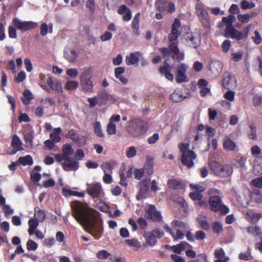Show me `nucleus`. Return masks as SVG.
Segmentation results:
<instances>
[{
	"instance_id": "nucleus-27",
	"label": "nucleus",
	"mask_w": 262,
	"mask_h": 262,
	"mask_svg": "<svg viewBox=\"0 0 262 262\" xmlns=\"http://www.w3.org/2000/svg\"><path fill=\"white\" fill-rule=\"evenodd\" d=\"M140 16V13H137L133 18L131 24V27L134 33L138 36L140 35L139 22Z\"/></svg>"
},
{
	"instance_id": "nucleus-49",
	"label": "nucleus",
	"mask_w": 262,
	"mask_h": 262,
	"mask_svg": "<svg viewBox=\"0 0 262 262\" xmlns=\"http://www.w3.org/2000/svg\"><path fill=\"white\" fill-rule=\"evenodd\" d=\"M238 258L241 260H248L252 259L253 257L251 254L250 249L248 248L247 251L245 253H241L239 254Z\"/></svg>"
},
{
	"instance_id": "nucleus-37",
	"label": "nucleus",
	"mask_w": 262,
	"mask_h": 262,
	"mask_svg": "<svg viewBox=\"0 0 262 262\" xmlns=\"http://www.w3.org/2000/svg\"><path fill=\"white\" fill-rule=\"evenodd\" d=\"M23 97H21V101L25 105L30 103L31 100L33 99V95L29 90H25L23 92Z\"/></svg>"
},
{
	"instance_id": "nucleus-4",
	"label": "nucleus",
	"mask_w": 262,
	"mask_h": 262,
	"mask_svg": "<svg viewBox=\"0 0 262 262\" xmlns=\"http://www.w3.org/2000/svg\"><path fill=\"white\" fill-rule=\"evenodd\" d=\"M195 7L196 14L203 27L205 29H209L211 27V20L208 12L209 8H207L200 0H197Z\"/></svg>"
},
{
	"instance_id": "nucleus-1",
	"label": "nucleus",
	"mask_w": 262,
	"mask_h": 262,
	"mask_svg": "<svg viewBox=\"0 0 262 262\" xmlns=\"http://www.w3.org/2000/svg\"><path fill=\"white\" fill-rule=\"evenodd\" d=\"M169 47L159 49V51L164 59V64L159 68V72L167 79L172 81L173 75L171 69L176 70V80L178 83L186 82V75L188 66L185 63H180L184 59V54L180 51L177 43L169 44Z\"/></svg>"
},
{
	"instance_id": "nucleus-19",
	"label": "nucleus",
	"mask_w": 262,
	"mask_h": 262,
	"mask_svg": "<svg viewBox=\"0 0 262 262\" xmlns=\"http://www.w3.org/2000/svg\"><path fill=\"white\" fill-rule=\"evenodd\" d=\"M117 13L122 15V19L124 21H129L132 17L130 10L125 5H122L118 8Z\"/></svg>"
},
{
	"instance_id": "nucleus-55",
	"label": "nucleus",
	"mask_w": 262,
	"mask_h": 262,
	"mask_svg": "<svg viewBox=\"0 0 262 262\" xmlns=\"http://www.w3.org/2000/svg\"><path fill=\"white\" fill-rule=\"evenodd\" d=\"M125 243L132 247L139 249L141 247V245L139 242L136 239H130L125 241Z\"/></svg>"
},
{
	"instance_id": "nucleus-5",
	"label": "nucleus",
	"mask_w": 262,
	"mask_h": 262,
	"mask_svg": "<svg viewBox=\"0 0 262 262\" xmlns=\"http://www.w3.org/2000/svg\"><path fill=\"white\" fill-rule=\"evenodd\" d=\"M210 167L214 174L221 178L228 177L233 172V168L229 164L222 165L216 161H212Z\"/></svg>"
},
{
	"instance_id": "nucleus-20",
	"label": "nucleus",
	"mask_w": 262,
	"mask_h": 262,
	"mask_svg": "<svg viewBox=\"0 0 262 262\" xmlns=\"http://www.w3.org/2000/svg\"><path fill=\"white\" fill-rule=\"evenodd\" d=\"M141 56V54L139 51L130 53L129 55L126 56L125 62L126 64L130 66L137 63L139 61Z\"/></svg>"
},
{
	"instance_id": "nucleus-51",
	"label": "nucleus",
	"mask_w": 262,
	"mask_h": 262,
	"mask_svg": "<svg viewBox=\"0 0 262 262\" xmlns=\"http://www.w3.org/2000/svg\"><path fill=\"white\" fill-rule=\"evenodd\" d=\"M96 256L99 259H106L111 256V254L105 250H101L97 252Z\"/></svg>"
},
{
	"instance_id": "nucleus-13",
	"label": "nucleus",
	"mask_w": 262,
	"mask_h": 262,
	"mask_svg": "<svg viewBox=\"0 0 262 262\" xmlns=\"http://www.w3.org/2000/svg\"><path fill=\"white\" fill-rule=\"evenodd\" d=\"M148 220L152 221L161 222L162 220V216L160 211H157L154 205H150L146 211L145 216Z\"/></svg>"
},
{
	"instance_id": "nucleus-64",
	"label": "nucleus",
	"mask_w": 262,
	"mask_h": 262,
	"mask_svg": "<svg viewBox=\"0 0 262 262\" xmlns=\"http://www.w3.org/2000/svg\"><path fill=\"white\" fill-rule=\"evenodd\" d=\"M252 184L256 187L262 188V177H258L253 179L252 182Z\"/></svg>"
},
{
	"instance_id": "nucleus-63",
	"label": "nucleus",
	"mask_w": 262,
	"mask_h": 262,
	"mask_svg": "<svg viewBox=\"0 0 262 262\" xmlns=\"http://www.w3.org/2000/svg\"><path fill=\"white\" fill-rule=\"evenodd\" d=\"M137 154V150L135 147H129L126 151V156L127 157L130 158L135 157Z\"/></svg>"
},
{
	"instance_id": "nucleus-53",
	"label": "nucleus",
	"mask_w": 262,
	"mask_h": 262,
	"mask_svg": "<svg viewBox=\"0 0 262 262\" xmlns=\"http://www.w3.org/2000/svg\"><path fill=\"white\" fill-rule=\"evenodd\" d=\"M33 136L30 133H27L24 135V140L28 147L33 146Z\"/></svg>"
},
{
	"instance_id": "nucleus-17",
	"label": "nucleus",
	"mask_w": 262,
	"mask_h": 262,
	"mask_svg": "<svg viewBox=\"0 0 262 262\" xmlns=\"http://www.w3.org/2000/svg\"><path fill=\"white\" fill-rule=\"evenodd\" d=\"M222 85L225 89L228 90L236 86L235 80L230 73H227L224 74L222 79Z\"/></svg>"
},
{
	"instance_id": "nucleus-41",
	"label": "nucleus",
	"mask_w": 262,
	"mask_h": 262,
	"mask_svg": "<svg viewBox=\"0 0 262 262\" xmlns=\"http://www.w3.org/2000/svg\"><path fill=\"white\" fill-rule=\"evenodd\" d=\"M235 20V17L233 15H230L227 17H223L222 18V21L225 24L226 28H230L233 26V23Z\"/></svg>"
},
{
	"instance_id": "nucleus-12",
	"label": "nucleus",
	"mask_w": 262,
	"mask_h": 262,
	"mask_svg": "<svg viewBox=\"0 0 262 262\" xmlns=\"http://www.w3.org/2000/svg\"><path fill=\"white\" fill-rule=\"evenodd\" d=\"M12 24L17 29L24 32L34 29L37 26V23L33 21H21L17 18L13 19Z\"/></svg>"
},
{
	"instance_id": "nucleus-46",
	"label": "nucleus",
	"mask_w": 262,
	"mask_h": 262,
	"mask_svg": "<svg viewBox=\"0 0 262 262\" xmlns=\"http://www.w3.org/2000/svg\"><path fill=\"white\" fill-rule=\"evenodd\" d=\"M66 137L75 142H78L80 140L79 135L73 129H71L66 134Z\"/></svg>"
},
{
	"instance_id": "nucleus-11",
	"label": "nucleus",
	"mask_w": 262,
	"mask_h": 262,
	"mask_svg": "<svg viewBox=\"0 0 262 262\" xmlns=\"http://www.w3.org/2000/svg\"><path fill=\"white\" fill-rule=\"evenodd\" d=\"M180 27L181 22L180 19L178 18H175L171 25L170 32L168 35V39L170 43L175 42L174 41H177L179 37L181 35L179 31ZM176 42L178 43L177 42Z\"/></svg>"
},
{
	"instance_id": "nucleus-34",
	"label": "nucleus",
	"mask_w": 262,
	"mask_h": 262,
	"mask_svg": "<svg viewBox=\"0 0 262 262\" xmlns=\"http://www.w3.org/2000/svg\"><path fill=\"white\" fill-rule=\"evenodd\" d=\"M18 162L19 163V164L23 166H31L33 163V160L32 157L30 155H28L24 157H20L18 158Z\"/></svg>"
},
{
	"instance_id": "nucleus-9",
	"label": "nucleus",
	"mask_w": 262,
	"mask_h": 262,
	"mask_svg": "<svg viewBox=\"0 0 262 262\" xmlns=\"http://www.w3.org/2000/svg\"><path fill=\"white\" fill-rule=\"evenodd\" d=\"M92 74L90 68L85 70L80 79V83L83 90L86 92H91L93 89V82L91 80Z\"/></svg>"
},
{
	"instance_id": "nucleus-18",
	"label": "nucleus",
	"mask_w": 262,
	"mask_h": 262,
	"mask_svg": "<svg viewBox=\"0 0 262 262\" xmlns=\"http://www.w3.org/2000/svg\"><path fill=\"white\" fill-rule=\"evenodd\" d=\"M62 167L64 170L76 171L79 167L78 161L74 160L73 159L69 158V160H66L61 164Z\"/></svg>"
},
{
	"instance_id": "nucleus-2",
	"label": "nucleus",
	"mask_w": 262,
	"mask_h": 262,
	"mask_svg": "<svg viewBox=\"0 0 262 262\" xmlns=\"http://www.w3.org/2000/svg\"><path fill=\"white\" fill-rule=\"evenodd\" d=\"M71 207L72 215L76 221L95 239H99L103 234V226L88 205L78 201H73Z\"/></svg>"
},
{
	"instance_id": "nucleus-44",
	"label": "nucleus",
	"mask_w": 262,
	"mask_h": 262,
	"mask_svg": "<svg viewBox=\"0 0 262 262\" xmlns=\"http://www.w3.org/2000/svg\"><path fill=\"white\" fill-rule=\"evenodd\" d=\"M252 199L257 203H261L262 202V194L260 190H253L251 193Z\"/></svg>"
},
{
	"instance_id": "nucleus-30",
	"label": "nucleus",
	"mask_w": 262,
	"mask_h": 262,
	"mask_svg": "<svg viewBox=\"0 0 262 262\" xmlns=\"http://www.w3.org/2000/svg\"><path fill=\"white\" fill-rule=\"evenodd\" d=\"M150 185L149 179H143L139 184L140 186V193L141 195H145L149 189Z\"/></svg>"
},
{
	"instance_id": "nucleus-22",
	"label": "nucleus",
	"mask_w": 262,
	"mask_h": 262,
	"mask_svg": "<svg viewBox=\"0 0 262 262\" xmlns=\"http://www.w3.org/2000/svg\"><path fill=\"white\" fill-rule=\"evenodd\" d=\"M169 98L173 103H178L186 98V96L183 95L181 89H177L170 95Z\"/></svg>"
},
{
	"instance_id": "nucleus-26",
	"label": "nucleus",
	"mask_w": 262,
	"mask_h": 262,
	"mask_svg": "<svg viewBox=\"0 0 262 262\" xmlns=\"http://www.w3.org/2000/svg\"><path fill=\"white\" fill-rule=\"evenodd\" d=\"M214 256L217 258L214 262H228L229 260V258L225 256V253L222 248L215 250Z\"/></svg>"
},
{
	"instance_id": "nucleus-54",
	"label": "nucleus",
	"mask_w": 262,
	"mask_h": 262,
	"mask_svg": "<svg viewBox=\"0 0 262 262\" xmlns=\"http://www.w3.org/2000/svg\"><path fill=\"white\" fill-rule=\"evenodd\" d=\"M252 39L256 45H259L262 41V37L258 31L256 30L254 32V35L252 37Z\"/></svg>"
},
{
	"instance_id": "nucleus-25",
	"label": "nucleus",
	"mask_w": 262,
	"mask_h": 262,
	"mask_svg": "<svg viewBox=\"0 0 262 262\" xmlns=\"http://www.w3.org/2000/svg\"><path fill=\"white\" fill-rule=\"evenodd\" d=\"M167 187L169 189H180L184 187V183L179 180L175 179H170L167 181Z\"/></svg>"
},
{
	"instance_id": "nucleus-32",
	"label": "nucleus",
	"mask_w": 262,
	"mask_h": 262,
	"mask_svg": "<svg viewBox=\"0 0 262 262\" xmlns=\"http://www.w3.org/2000/svg\"><path fill=\"white\" fill-rule=\"evenodd\" d=\"M38 222L37 219L34 218L30 219L28 221L29 229L28 230V233L30 235L34 234L35 230L38 226Z\"/></svg>"
},
{
	"instance_id": "nucleus-61",
	"label": "nucleus",
	"mask_w": 262,
	"mask_h": 262,
	"mask_svg": "<svg viewBox=\"0 0 262 262\" xmlns=\"http://www.w3.org/2000/svg\"><path fill=\"white\" fill-rule=\"evenodd\" d=\"M120 177V184L124 186H127V183L125 176V173L124 172V169H121L119 172Z\"/></svg>"
},
{
	"instance_id": "nucleus-15",
	"label": "nucleus",
	"mask_w": 262,
	"mask_h": 262,
	"mask_svg": "<svg viewBox=\"0 0 262 262\" xmlns=\"http://www.w3.org/2000/svg\"><path fill=\"white\" fill-rule=\"evenodd\" d=\"M98 99V105L102 106L107 103V101L115 103L117 99L114 95H110L106 91H103L97 95Z\"/></svg>"
},
{
	"instance_id": "nucleus-3",
	"label": "nucleus",
	"mask_w": 262,
	"mask_h": 262,
	"mask_svg": "<svg viewBox=\"0 0 262 262\" xmlns=\"http://www.w3.org/2000/svg\"><path fill=\"white\" fill-rule=\"evenodd\" d=\"M148 127L147 121L140 118H135L128 122L126 130L133 137H139L145 134Z\"/></svg>"
},
{
	"instance_id": "nucleus-16",
	"label": "nucleus",
	"mask_w": 262,
	"mask_h": 262,
	"mask_svg": "<svg viewBox=\"0 0 262 262\" xmlns=\"http://www.w3.org/2000/svg\"><path fill=\"white\" fill-rule=\"evenodd\" d=\"M102 190L101 186L99 183L88 184L86 193L93 199L98 198Z\"/></svg>"
},
{
	"instance_id": "nucleus-43",
	"label": "nucleus",
	"mask_w": 262,
	"mask_h": 262,
	"mask_svg": "<svg viewBox=\"0 0 262 262\" xmlns=\"http://www.w3.org/2000/svg\"><path fill=\"white\" fill-rule=\"evenodd\" d=\"M186 39L190 42V45L194 49H196L199 46L200 41L199 39L193 36L192 34L188 35Z\"/></svg>"
},
{
	"instance_id": "nucleus-59",
	"label": "nucleus",
	"mask_w": 262,
	"mask_h": 262,
	"mask_svg": "<svg viewBox=\"0 0 262 262\" xmlns=\"http://www.w3.org/2000/svg\"><path fill=\"white\" fill-rule=\"evenodd\" d=\"M144 172L147 173L149 175L152 174L154 171L153 165L150 162H148L144 165Z\"/></svg>"
},
{
	"instance_id": "nucleus-52",
	"label": "nucleus",
	"mask_w": 262,
	"mask_h": 262,
	"mask_svg": "<svg viewBox=\"0 0 262 262\" xmlns=\"http://www.w3.org/2000/svg\"><path fill=\"white\" fill-rule=\"evenodd\" d=\"M255 5L253 3H249L247 0H243L241 3V8L244 10L253 8Z\"/></svg>"
},
{
	"instance_id": "nucleus-50",
	"label": "nucleus",
	"mask_w": 262,
	"mask_h": 262,
	"mask_svg": "<svg viewBox=\"0 0 262 262\" xmlns=\"http://www.w3.org/2000/svg\"><path fill=\"white\" fill-rule=\"evenodd\" d=\"M94 132L96 135L100 138H103L104 135L101 129L100 123L98 121L96 122L94 124Z\"/></svg>"
},
{
	"instance_id": "nucleus-28",
	"label": "nucleus",
	"mask_w": 262,
	"mask_h": 262,
	"mask_svg": "<svg viewBox=\"0 0 262 262\" xmlns=\"http://www.w3.org/2000/svg\"><path fill=\"white\" fill-rule=\"evenodd\" d=\"M236 147L235 142L232 141L228 136H226L224 139L223 148L228 151H233Z\"/></svg>"
},
{
	"instance_id": "nucleus-6",
	"label": "nucleus",
	"mask_w": 262,
	"mask_h": 262,
	"mask_svg": "<svg viewBox=\"0 0 262 262\" xmlns=\"http://www.w3.org/2000/svg\"><path fill=\"white\" fill-rule=\"evenodd\" d=\"M251 26H247L245 29L244 32L236 29L233 26L230 28H226L225 30V36L226 38H230L237 40L247 39Z\"/></svg>"
},
{
	"instance_id": "nucleus-35",
	"label": "nucleus",
	"mask_w": 262,
	"mask_h": 262,
	"mask_svg": "<svg viewBox=\"0 0 262 262\" xmlns=\"http://www.w3.org/2000/svg\"><path fill=\"white\" fill-rule=\"evenodd\" d=\"M115 163L114 161L105 162L102 163L101 168L104 173H112Z\"/></svg>"
},
{
	"instance_id": "nucleus-10",
	"label": "nucleus",
	"mask_w": 262,
	"mask_h": 262,
	"mask_svg": "<svg viewBox=\"0 0 262 262\" xmlns=\"http://www.w3.org/2000/svg\"><path fill=\"white\" fill-rule=\"evenodd\" d=\"M155 7L161 13H172L176 10L174 4L168 0H156L155 2Z\"/></svg>"
},
{
	"instance_id": "nucleus-38",
	"label": "nucleus",
	"mask_w": 262,
	"mask_h": 262,
	"mask_svg": "<svg viewBox=\"0 0 262 262\" xmlns=\"http://www.w3.org/2000/svg\"><path fill=\"white\" fill-rule=\"evenodd\" d=\"M34 216L39 222H42L46 218V214L44 211L40 209L38 207L34 208Z\"/></svg>"
},
{
	"instance_id": "nucleus-33",
	"label": "nucleus",
	"mask_w": 262,
	"mask_h": 262,
	"mask_svg": "<svg viewBox=\"0 0 262 262\" xmlns=\"http://www.w3.org/2000/svg\"><path fill=\"white\" fill-rule=\"evenodd\" d=\"M64 56L69 62H74L77 58V53L75 50H68L64 51Z\"/></svg>"
},
{
	"instance_id": "nucleus-58",
	"label": "nucleus",
	"mask_w": 262,
	"mask_h": 262,
	"mask_svg": "<svg viewBox=\"0 0 262 262\" xmlns=\"http://www.w3.org/2000/svg\"><path fill=\"white\" fill-rule=\"evenodd\" d=\"M26 246L28 250L35 251L37 249L38 247V244L32 239H29L28 241Z\"/></svg>"
},
{
	"instance_id": "nucleus-8",
	"label": "nucleus",
	"mask_w": 262,
	"mask_h": 262,
	"mask_svg": "<svg viewBox=\"0 0 262 262\" xmlns=\"http://www.w3.org/2000/svg\"><path fill=\"white\" fill-rule=\"evenodd\" d=\"M209 204L212 211L216 212L220 211L222 214H226L229 212V208L224 205L219 195H211Z\"/></svg>"
},
{
	"instance_id": "nucleus-31",
	"label": "nucleus",
	"mask_w": 262,
	"mask_h": 262,
	"mask_svg": "<svg viewBox=\"0 0 262 262\" xmlns=\"http://www.w3.org/2000/svg\"><path fill=\"white\" fill-rule=\"evenodd\" d=\"M21 144L22 143L17 136L15 135L12 137L11 145L15 150L13 154H15L16 151L22 149Z\"/></svg>"
},
{
	"instance_id": "nucleus-56",
	"label": "nucleus",
	"mask_w": 262,
	"mask_h": 262,
	"mask_svg": "<svg viewBox=\"0 0 262 262\" xmlns=\"http://www.w3.org/2000/svg\"><path fill=\"white\" fill-rule=\"evenodd\" d=\"M244 53L242 51H239L236 53H233L231 54V59L235 62L241 60L243 57Z\"/></svg>"
},
{
	"instance_id": "nucleus-36",
	"label": "nucleus",
	"mask_w": 262,
	"mask_h": 262,
	"mask_svg": "<svg viewBox=\"0 0 262 262\" xmlns=\"http://www.w3.org/2000/svg\"><path fill=\"white\" fill-rule=\"evenodd\" d=\"M62 130L60 127L54 128L53 132L50 135V139L55 142H59L61 139L60 134Z\"/></svg>"
},
{
	"instance_id": "nucleus-48",
	"label": "nucleus",
	"mask_w": 262,
	"mask_h": 262,
	"mask_svg": "<svg viewBox=\"0 0 262 262\" xmlns=\"http://www.w3.org/2000/svg\"><path fill=\"white\" fill-rule=\"evenodd\" d=\"M246 215L252 222H256L261 217L260 213H253L252 212H247Z\"/></svg>"
},
{
	"instance_id": "nucleus-60",
	"label": "nucleus",
	"mask_w": 262,
	"mask_h": 262,
	"mask_svg": "<svg viewBox=\"0 0 262 262\" xmlns=\"http://www.w3.org/2000/svg\"><path fill=\"white\" fill-rule=\"evenodd\" d=\"M107 132L109 135H114L116 133V125L112 122H110L107 124Z\"/></svg>"
},
{
	"instance_id": "nucleus-62",
	"label": "nucleus",
	"mask_w": 262,
	"mask_h": 262,
	"mask_svg": "<svg viewBox=\"0 0 262 262\" xmlns=\"http://www.w3.org/2000/svg\"><path fill=\"white\" fill-rule=\"evenodd\" d=\"M198 222L201 228L204 230H208L209 228V225L207 220L204 219H198Z\"/></svg>"
},
{
	"instance_id": "nucleus-29",
	"label": "nucleus",
	"mask_w": 262,
	"mask_h": 262,
	"mask_svg": "<svg viewBox=\"0 0 262 262\" xmlns=\"http://www.w3.org/2000/svg\"><path fill=\"white\" fill-rule=\"evenodd\" d=\"M144 236L146 240V243L144 245L145 247L146 246L152 247L156 244L157 242V239L154 237V235H152V233L150 232L145 233Z\"/></svg>"
},
{
	"instance_id": "nucleus-40",
	"label": "nucleus",
	"mask_w": 262,
	"mask_h": 262,
	"mask_svg": "<svg viewBox=\"0 0 262 262\" xmlns=\"http://www.w3.org/2000/svg\"><path fill=\"white\" fill-rule=\"evenodd\" d=\"M186 245H188V243L186 242H182L176 245L172 246L171 247V249L173 252L177 254H180L182 251L185 250V246Z\"/></svg>"
},
{
	"instance_id": "nucleus-24",
	"label": "nucleus",
	"mask_w": 262,
	"mask_h": 262,
	"mask_svg": "<svg viewBox=\"0 0 262 262\" xmlns=\"http://www.w3.org/2000/svg\"><path fill=\"white\" fill-rule=\"evenodd\" d=\"M222 68V62L217 60L212 61L209 64V70L215 75L219 74Z\"/></svg>"
},
{
	"instance_id": "nucleus-42",
	"label": "nucleus",
	"mask_w": 262,
	"mask_h": 262,
	"mask_svg": "<svg viewBox=\"0 0 262 262\" xmlns=\"http://www.w3.org/2000/svg\"><path fill=\"white\" fill-rule=\"evenodd\" d=\"M63 154L67 157L70 158V156L73 155L74 151L72 146L70 144H66L62 147Z\"/></svg>"
},
{
	"instance_id": "nucleus-23",
	"label": "nucleus",
	"mask_w": 262,
	"mask_h": 262,
	"mask_svg": "<svg viewBox=\"0 0 262 262\" xmlns=\"http://www.w3.org/2000/svg\"><path fill=\"white\" fill-rule=\"evenodd\" d=\"M47 83L50 86V89L53 91L59 92L61 90L60 82L57 79H54L50 76L46 80Z\"/></svg>"
},
{
	"instance_id": "nucleus-14",
	"label": "nucleus",
	"mask_w": 262,
	"mask_h": 262,
	"mask_svg": "<svg viewBox=\"0 0 262 262\" xmlns=\"http://www.w3.org/2000/svg\"><path fill=\"white\" fill-rule=\"evenodd\" d=\"M196 158V155L192 150H188V153L182 154L181 162L183 165L188 168L192 167L194 165L193 160Z\"/></svg>"
},
{
	"instance_id": "nucleus-57",
	"label": "nucleus",
	"mask_w": 262,
	"mask_h": 262,
	"mask_svg": "<svg viewBox=\"0 0 262 262\" xmlns=\"http://www.w3.org/2000/svg\"><path fill=\"white\" fill-rule=\"evenodd\" d=\"M78 86V82L75 81H69L67 82L65 88L69 90H75Z\"/></svg>"
},
{
	"instance_id": "nucleus-47",
	"label": "nucleus",
	"mask_w": 262,
	"mask_h": 262,
	"mask_svg": "<svg viewBox=\"0 0 262 262\" xmlns=\"http://www.w3.org/2000/svg\"><path fill=\"white\" fill-rule=\"evenodd\" d=\"M211 227L213 232L216 234H220L223 230V226L219 222H214L212 223Z\"/></svg>"
},
{
	"instance_id": "nucleus-7",
	"label": "nucleus",
	"mask_w": 262,
	"mask_h": 262,
	"mask_svg": "<svg viewBox=\"0 0 262 262\" xmlns=\"http://www.w3.org/2000/svg\"><path fill=\"white\" fill-rule=\"evenodd\" d=\"M251 26H247L245 29L244 32L236 29L233 26L230 28H226L225 30V36L226 38H230L237 40L247 39Z\"/></svg>"
},
{
	"instance_id": "nucleus-39",
	"label": "nucleus",
	"mask_w": 262,
	"mask_h": 262,
	"mask_svg": "<svg viewBox=\"0 0 262 262\" xmlns=\"http://www.w3.org/2000/svg\"><path fill=\"white\" fill-rule=\"evenodd\" d=\"M250 130L247 133L248 137L252 140L257 139L256 127L254 123H251L249 125Z\"/></svg>"
},
{
	"instance_id": "nucleus-45",
	"label": "nucleus",
	"mask_w": 262,
	"mask_h": 262,
	"mask_svg": "<svg viewBox=\"0 0 262 262\" xmlns=\"http://www.w3.org/2000/svg\"><path fill=\"white\" fill-rule=\"evenodd\" d=\"M189 196L192 200L194 201H199L200 205H203V201L202 200L203 198V195L201 193V192L199 191L190 192L189 193Z\"/></svg>"
},
{
	"instance_id": "nucleus-21",
	"label": "nucleus",
	"mask_w": 262,
	"mask_h": 262,
	"mask_svg": "<svg viewBox=\"0 0 262 262\" xmlns=\"http://www.w3.org/2000/svg\"><path fill=\"white\" fill-rule=\"evenodd\" d=\"M164 229L172 236L174 241L182 239L185 236V234L180 229H178L174 233L172 230L167 225L164 226Z\"/></svg>"
}]
</instances>
